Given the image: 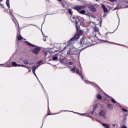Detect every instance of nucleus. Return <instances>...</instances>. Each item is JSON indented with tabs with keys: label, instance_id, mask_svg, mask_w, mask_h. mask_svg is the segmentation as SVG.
<instances>
[{
	"label": "nucleus",
	"instance_id": "ea45409f",
	"mask_svg": "<svg viewBox=\"0 0 128 128\" xmlns=\"http://www.w3.org/2000/svg\"><path fill=\"white\" fill-rule=\"evenodd\" d=\"M66 48H67L66 46L64 47L63 50H66Z\"/></svg>",
	"mask_w": 128,
	"mask_h": 128
},
{
	"label": "nucleus",
	"instance_id": "dca6fc26",
	"mask_svg": "<svg viewBox=\"0 0 128 128\" xmlns=\"http://www.w3.org/2000/svg\"><path fill=\"white\" fill-rule=\"evenodd\" d=\"M91 36H92V38H96V33L95 32H93L91 34Z\"/></svg>",
	"mask_w": 128,
	"mask_h": 128
},
{
	"label": "nucleus",
	"instance_id": "58836bf2",
	"mask_svg": "<svg viewBox=\"0 0 128 128\" xmlns=\"http://www.w3.org/2000/svg\"><path fill=\"white\" fill-rule=\"evenodd\" d=\"M16 66H22V64H17Z\"/></svg>",
	"mask_w": 128,
	"mask_h": 128
},
{
	"label": "nucleus",
	"instance_id": "20e7f679",
	"mask_svg": "<svg viewBox=\"0 0 128 128\" xmlns=\"http://www.w3.org/2000/svg\"><path fill=\"white\" fill-rule=\"evenodd\" d=\"M88 8L90 12H96V8L92 5H89Z\"/></svg>",
	"mask_w": 128,
	"mask_h": 128
},
{
	"label": "nucleus",
	"instance_id": "b1692460",
	"mask_svg": "<svg viewBox=\"0 0 128 128\" xmlns=\"http://www.w3.org/2000/svg\"><path fill=\"white\" fill-rule=\"evenodd\" d=\"M6 4L7 6L10 8V0H6Z\"/></svg>",
	"mask_w": 128,
	"mask_h": 128
},
{
	"label": "nucleus",
	"instance_id": "6ab92c4d",
	"mask_svg": "<svg viewBox=\"0 0 128 128\" xmlns=\"http://www.w3.org/2000/svg\"><path fill=\"white\" fill-rule=\"evenodd\" d=\"M96 98H97L98 100H102V95L100 94H98L96 95Z\"/></svg>",
	"mask_w": 128,
	"mask_h": 128
},
{
	"label": "nucleus",
	"instance_id": "a19ab883",
	"mask_svg": "<svg viewBox=\"0 0 128 128\" xmlns=\"http://www.w3.org/2000/svg\"><path fill=\"white\" fill-rule=\"evenodd\" d=\"M24 68H28H28H30V67H28L26 66H24Z\"/></svg>",
	"mask_w": 128,
	"mask_h": 128
},
{
	"label": "nucleus",
	"instance_id": "aec40b11",
	"mask_svg": "<svg viewBox=\"0 0 128 128\" xmlns=\"http://www.w3.org/2000/svg\"><path fill=\"white\" fill-rule=\"evenodd\" d=\"M67 55L68 58H71L72 56H70V50H69L67 52Z\"/></svg>",
	"mask_w": 128,
	"mask_h": 128
},
{
	"label": "nucleus",
	"instance_id": "f8f14e48",
	"mask_svg": "<svg viewBox=\"0 0 128 128\" xmlns=\"http://www.w3.org/2000/svg\"><path fill=\"white\" fill-rule=\"evenodd\" d=\"M108 108H109V110H112L114 108V106H112V104H108Z\"/></svg>",
	"mask_w": 128,
	"mask_h": 128
},
{
	"label": "nucleus",
	"instance_id": "412c9836",
	"mask_svg": "<svg viewBox=\"0 0 128 128\" xmlns=\"http://www.w3.org/2000/svg\"><path fill=\"white\" fill-rule=\"evenodd\" d=\"M68 12L70 14H71V15L72 14V8H68Z\"/></svg>",
	"mask_w": 128,
	"mask_h": 128
},
{
	"label": "nucleus",
	"instance_id": "4c0bfd02",
	"mask_svg": "<svg viewBox=\"0 0 128 128\" xmlns=\"http://www.w3.org/2000/svg\"><path fill=\"white\" fill-rule=\"evenodd\" d=\"M118 6H117L116 7V8H114V10H118Z\"/></svg>",
	"mask_w": 128,
	"mask_h": 128
},
{
	"label": "nucleus",
	"instance_id": "473e14b6",
	"mask_svg": "<svg viewBox=\"0 0 128 128\" xmlns=\"http://www.w3.org/2000/svg\"><path fill=\"white\" fill-rule=\"evenodd\" d=\"M0 6H1V8H4V5L0 4Z\"/></svg>",
	"mask_w": 128,
	"mask_h": 128
},
{
	"label": "nucleus",
	"instance_id": "e433bc0d",
	"mask_svg": "<svg viewBox=\"0 0 128 128\" xmlns=\"http://www.w3.org/2000/svg\"><path fill=\"white\" fill-rule=\"evenodd\" d=\"M94 110H93V111L92 112V114H94Z\"/></svg>",
	"mask_w": 128,
	"mask_h": 128
},
{
	"label": "nucleus",
	"instance_id": "09e8293b",
	"mask_svg": "<svg viewBox=\"0 0 128 128\" xmlns=\"http://www.w3.org/2000/svg\"><path fill=\"white\" fill-rule=\"evenodd\" d=\"M40 62H38V64H40Z\"/></svg>",
	"mask_w": 128,
	"mask_h": 128
},
{
	"label": "nucleus",
	"instance_id": "4468645a",
	"mask_svg": "<svg viewBox=\"0 0 128 128\" xmlns=\"http://www.w3.org/2000/svg\"><path fill=\"white\" fill-rule=\"evenodd\" d=\"M99 114H100V116H104V114H106V112H104V110H102Z\"/></svg>",
	"mask_w": 128,
	"mask_h": 128
},
{
	"label": "nucleus",
	"instance_id": "a211bd4d",
	"mask_svg": "<svg viewBox=\"0 0 128 128\" xmlns=\"http://www.w3.org/2000/svg\"><path fill=\"white\" fill-rule=\"evenodd\" d=\"M64 60H65L64 58H60L59 59V60H60V62L61 64H64Z\"/></svg>",
	"mask_w": 128,
	"mask_h": 128
},
{
	"label": "nucleus",
	"instance_id": "9b49d317",
	"mask_svg": "<svg viewBox=\"0 0 128 128\" xmlns=\"http://www.w3.org/2000/svg\"><path fill=\"white\" fill-rule=\"evenodd\" d=\"M58 2H60L62 4V6H63L64 8V6H66V2L62 0H57Z\"/></svg>",
	"mask_w": 128,
	"mask_h": 128
},
{
	"label": "nucleus",
	"instance_id": "8fccbe9b",
	"mask_svg": "<svg viewBox=\"0 0 128 128\" xmlns=\"http://www.w3.org/2000/svg\"><path fill=\"white\" fill-rule=\"evenodd\" d=\"M98 0H96V2H98Z\"/></svg>",
	"mask_w": 128,
	"mask_h": 128
},
{
	"label": "nucleus",
	"instance_id": "1a4fd4ad",
	"mask_svg": "<svg viewBox=\"0 0 128 128\" xmlns=\"http://www.w3.org/2000/svg\"><path fill=\"white\" fill-rule=\"evenodd\" d=\"M17 38L18 40H22V36L20 35V32H18L17 33Z\"/></svg>",
	"mask_w": 128,
	"mask_h": 128
},
{
	"label": "nucleus",
	"instance_id": "79ce46f5",
	"mask_svg": "<svg viewBox=\"0 0 128 128\" xmlns=\"http://www.w3.org/2000/svg\"><path fill=\"white\" fill-rule=\"evenodd\" d=\"M21 66H22L23 68H24V66H26L25 65L21 64Z\"/></svg>",
	"mask_w": 128,
	"mask_h": 128
},
{
	"label": "nucleus",
	"instance_id": "f3484780",
	"mask_svg": "<svg viewBox=\"0 0 128 128\" xmlns=\"http://www.w3.org/2000/svg\"><path fill=\"white\" fill-rule=\"evenodd\" d=\"M108 96V98H110V100H111L112 102H113L114 104H116V100H114V99L112 98H110V96Z\"/></svg>",
	"mask_w": 128,
	"mask_h": 128
},
{
	"label": "nucleus",
	"instance_id": "7c9ffc66",
	"mask_svg": "<svg viewBox=\"0 0 128 128\" xmlns=\"http://www.w3.org/2000/svg\"><path fill=\"white\" fill-rule=\"evenodd\" d=\"M1 66H7V67L10 66L8 65H6V64H2Z\"/></svg>",
	"mask_w": 128,
	"mask_h": 128
},
{
	"label": "nucleus",
	"instance_id": "c03bdc74",
	"mask_svg": "<svg viewBox=\"0 0 128 128\" xmlns=\"http://www.w3.org/2000/svg\"><path fill=\"white\" fill-rule=\"evenodd\" d=\"M104 17V16H106V14H104V16H103Z\"/></svg>",
	"mask_w": 128,
	"mask_h": 128
},
{
	"label": "nucleus",
	"instance_id": "c9c22d12",
	"mask_svg": "<svg viewBox=\"0 0 128 128\" xmlns=\"http://www.w3.org/2000/svg\"><path fill=\"white\" fill-rule=\"evenodd\" d=\"M84 82H86V84H88L89 82H88V81L85 80Z\"/></svg>",
	"mask_w": 128,
	"mask_h": 128
},
{
	"label": "nucleus",
	"instance_id": "a878e982",
	"mask_svg": "<svg viewBox=\"0 0 128 128\" xmlns=\"http://www.w3.org/2000/svg\"><path fill=\"white\" fill-rule=\"evenodd\" d=\"M100 42H112L105 40H100Z\"/></svg>",
	"mask_w": 128,
	"mask_h": 128
},
{
	"label": "nucleus",
	"instance_id": "2eb2a0df",
	"mask_svg": "<svg viewBox=\"0 0 128 128\" xmlns=\"http://www.w3.org/2000/svg\"><path fill=\"white\" fill-rule=\"evenodd\" d=\"M102 125L103 126H104L106 128H110V124H108L103 123Z\"/></svg>",
	"mask_w": 128,
	"mask_h": 128
},
{
	"label": "nucleus",
	"instance_id": "c756f323",
	"mask_svg": "<svg viewBox=\"0 0 128 128\" xmlns=\"http://www.w3.org/2000/svg\"><path fill=\"white\" fill-rule=\"evenodd\" d=\"M73 64H74V62H68V66H72Z\"/></svg>",
	"mask_w": 128,
	"mask_h": 128
},
{
	"label": "nucleus",
	"instance_id": "c85d7f7f",
	"mask_svg": "<svg viewBox=\"0 0 128 128\" xmlns=\"http://www.w3.org/2000/svg\"><path fill=\"white\" fill-rule=\"evenodd\" d=\"M97 108H98V104H96L94 108V110H96Z\"/></svg>",
	"mask_w": 128,
	"mask_h": 128
},
{
	"label": "nucleus",
	"instance_id": "5701e85b",
	"mask_svg": "<svg viewBox=\"0 0 128 128\" xmlns=\"http://www.w3.org/2000/svg\"><path fill=\"white\" fill-rule=\"evenodd\" d=\"M12 66H18V64L15 62H13L12 63Z\"/></svg>",
	"mask_w": 128,
	"mask_h": 128
},
{
	"label": "nucleus",
	"instance_id": "72a5a7b5",
	"mask_svg": "<svg viewBox=\"0 0 128 128\" xmlns=\"http://www.w3.org/2000/svg\"><path fill=\"white\" fill-rule=\"evenodd\" d=\"M43 40H44V42H46V37H44L43 38Z\"/></svg>",
	"mask_w": 128,
	"mask_h": 128
},
{
	"label": "nucleus",
	"instance_id": "f03ea898",
	"mask_svg": "<svg viewBox=\"0 0 128 128\" xmlns=\"http://www.w3.org/2000/svg\"><path fill=\"white\" fill-rule=\"evenodd\" d=\"M80 44L83 50L84 48H88V46H90L92 44L90 42H88L86 38H82L80 42Z\"/></svg>",
	"mask_w": 128,
	"mask_h": 128
},
{
	"label": "nucleus",
	"instance_id": "423d86ee",
	"mask_svg": "<svg viewBox=\"0 0 128 128\" xmlns=\"http://www.w3.org/2000/svg\"><path fill=\"white\" fill-rule=\"evenodd\" d=\"M76 72L78 74H79V76H80L82 80H84V75L82 74V71H80V70H78V69H76Z\"/></svg>",
	"mask_w": 128,
	"mask_h": 128
},
{
	"label": "nucleus",
	"instance_id": "cd10ccee",
	"mask_svg": "<svg viewBox=\"0 0 128 128\" xmlns=\"http://www.w3.org/2000/svg\"><path fill=\"white\" fill-rule=\"evenodd\" d=\"M71 70H72V72H73L74 73L76 72V68L74 67V68H72L71 69Z\"/></svg>",
	"mask_w": 128,
	"mask_h": 128
},
{
	"label": "nucleus",
	"instance_id": "0eeeda50",
	"mask_svg": "<svg viewBox=\"0 0 128 128\" xmlns=\"http://www.w3.org/2000/svg\"><path fill=\"white\" fill-rule=\"evenodd\" d=\"M24 44H26V46H33V48H36V46L32 44L28 41H26L24 42Z\"/></svg>",
	"mask_w": 128,
	"mask_h": 128
},
{
	"label": "nucleus",
	"instance_id": "4be33fe9",
	"mask_svg": "<svg viewBox=\"0 0 128 128\" xmlns=\"http://www.w3.org/2000/svg\"><path fill=\"white\" fill-rule=\"evenodd\" d=\"M23 62L24 64H29V62L28 61V60H24Z\"/></svg>",
	"mask_w": 128,
	"mask_h": 128
},
{
	"label": "nucleus",
	"instance_id": "2f4dec72",
	"mask_svg": "<svg viewBox=\"0 0 128 128\" xmlns=\"http://www.w3.org/2000/svg\"><path fill=\"white\" fill-rule=\"evenodd\" d=\"M118 0H110V2H116Z\"/></svg>",
	"mask_w": 128,
	"mask_h": 128
},
{
	"label": "nucleus",
	"instance_id": "6e6552de",
	"mask_svg": "<svg viewBox=\"0 0 128 128\" xmlns=\"http://www.w3.org/2000/svg\"><path fill=\"white\" fill-rule=\"evenodd\" d=\"M36 68H38V66H34L32 67V72L36 76Z\"/></svg>",
	"mask_w": 128,
	"mask_h": 128
},
{
	"label": "nucleus",
	"instance_id": "37998d69",
	"mask_svg": "<svg viewBox=\"0 0 128 128\" xmlns=\"http://www.w3.org/2000/svg\"><path fill=\"white\" fill-rule=\"evenodd\" d=\"M112 126H116V124H112Z\"/></svg>",
	"mask_w": 128,
	"mask_h": 128
},
{
	"label": "nucleus",
	"instance_id": "49530a36",
	"mask_svg": "<svg viewBox=\"0 0 128 128\" xmlns=\"http://www.w3.org/2000/svg\"><path fill=\"white\" fill-rule=\"evenodd\" d=\"M4 0H0V2H2Z\"/></svg>",
	"mask_w": 128,
	"mask_h": 128
},
{
	"label": "nucleus",
	"instance_id": "7ed1b4c3",
	"mask_svg": "<svg viewBox=\"0 0 128 128\" xmlns=\"http://www.w3.org/2000/svg\"><path fill=\"white\" fill-rule=\"evenodd\" d=\"M82 6H76L72 8L73 10H76L80 14H86V10H82Z\"/></svg>",
	"mask_w": 128,
	"mask_h": 128
},
{
	"label": "nucleus",
	"instance_id": "a18cd8bd",
	"mask_svg": "<svg viewBox=\"0 0 128 128\" xmlns=\"http://www.w3.org/2000/svg\"><path fill=\"white\" fill-rule=\"evenodd\" d=\"M48 116H50V113H48Z\"/></svg>",
	"mask_w": 128,
	"mask_h": 128
},
{
	"label": "nucleus",
	"instance_id": "39448f33",
	"mask_svg": "<svg viewBox=\"0 0 128 128\" xmlns=\"http://www.w3.org/2000/svg\"><path fill=\"white\" fill-rule=\"evenodd\" d=\"M40 50V48H36L32 50V53L34 54H38V52Z\"/></svg>",
	"mask_w": 128,
	"mask_h": 128
},
{
	"label": "nucleus",
	"instance_id": "f257e3e1",
	"mask_svg": "<svg viewBox=\"0 0 128 128\" xmlns=\"http://www.w3.org/2000/svg\"><path fill=\"white\" fill-rule=\"evenodd\" d=\"M72 18L76 22V32L74 36L69 41H68V44H74V40H78L80 38V36H82L84 32L82 30H80V25H78V23L80 22V19L78 16H74Z\"/></svg>",
	"mask_w": 128,
	"mask_h": 128
},
{
	"label": "nucleus",
	"instance_id": "9d476101",
	"mask_svg": "<svg viewBox=\"0 0 128 128\" xmlns=\"http://www.w3.org/2000/svg\"><path fill=\"white\" fill-rule=\"evenodd\" d=\"M101 6H102L104 12H108V8H106V6H104V4H102Z\"/></svg>",
	"mask_w": 128,
	"mask_h": 128
},
{
	"label": "nucleus",
	"instance_id": "f704fd0d",
	"mask_svg": "<svg viewBox=\"0 0 128 128\" xmlns=\"http://www.w3.org/2000/svg\"><path fill=\"white\" fill-rule=\"evenodd\" d=\"M44 54L45 56H48V52H44Z\"/></svg>",
	"mask_w": 128,
	"mask_h": 128
},
{
	"label": "nucleus",
	"instance_id": "bb28decb",
	"mask_svg": "<svg viewBox=\"0 0 128 128\" xmlns=\"http://www.w3.org/2000/svg\"><path fill=\"white\" fill-rule=\"evenodd\" d=\"M122 110H123V112H128V110H126L124 108H122Z\"/></svg>",
	"mask_w": 128,
	"mask_h": 128
},
{
	"label": "nucleus",
	"instance_id": "393cba45",
	"mask_svg": "<svg viewBox=\"0 0 128 128\" xmlns=\"http://www.w3.org/2000/svg\"><path fill=\"white\" fill-rule=\"evenodd\" d=\"M58 60V56H54L52 58V60Z\"/></svg>",
	"mask_w": 128,
	"mask_h": 128
},
{
	"label": "nucleus",
	"instance_id": "3c124183",
	"mask_svg": "<svg viewBox=\"0 0 128 128\" xmlns=\"http://www.w3.org/2000/svg\"><path fill=\"white\" fill-rule=\"evenodd\" d=\"M32 26H34V24H32Z\"/></svg>",
	"mask_w": 128,
	"mask_h": 128
},
{
	"label": "nucleus",
	"instance_id": "ddd939ff",
	"mask_svg": "<svg viewBox=\"0 0 128 128\" xmlns=\"http://www.w3.org/2000/svg\"><path fill=\"white\" fill-rule=\"evenodd\" d=\"M94 32H100V29L98 28H97L96 26H95L94 28Z\"/></svg>",
	"mask_w": 128,
	"mask_h": 128
},
{
	"label": "nucleus",
	"instance_id": "de8ad7c7",
	"mask_svg": "<svg viewBox=\"0 0 128 128\" xmlns=\"http://www.w3.org/2000/svg\"><path fill=\"white\" fill-rule=\"evenodd\" d=\"M125 8H128V6H126Z\"/></svg>",
	"mask_w": 128,
	"mask_h": 128
},
{
	"label": "nucleus",
	"instance_id": "603ef678",
	"mask_svg": "<svg viewBox=\"0 0 128 128\" xmlns=\"http://www.w3.org/2000/svg\"><path fill=\"white\" fill-rule=\"evenodd\" d=\"M36 78H38V77H36Z\"/></svg>",
	"mask_w": 128,
	"mask_h": 128
}]
</instances>
